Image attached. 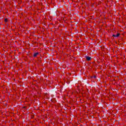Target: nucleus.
Returning a JSON list of instances; mask_svg holds the SVG:
<instances>
[{
  "mask_svg": "<svg viewBox=\"0 0 126 126\" xmlns=\"http://www.w3.org/2000/svg\"><path fill=\"white\" fill-rule=\"evenodd\" d=\"M4 22H7V19H5Z\"/></svg>",
  "mask_w": 126,
  "mask_h": 126,
  "instance_id": "nucleus-5",
  "label": "nucleus"
},
{
  "mask_svg": "<svg viewBox=\"0 0 126 126\" xmlns=\"http://www.w3.org/2000/svg\"><path fill=\"white\" fill-rule=\"evenodd\" d=\"M113 37H119V36H120V33H118L116 35L113 34Z\"/></svg>",
  "mask_w": 126,
  "mask_h": 126,
  "instance_id": "nucleus-3",
  "label": "nucleus"
},
{
  "mask_svg": "<svg viewBox=\"0 0 126 126\" xmlns=\"http://www.w3.org/2000/svg\"><path fill=\"white\" fill-rule=\"evenodd\" d=\"M86 59L87 60V61H91V57H89V56H87L86 57Z\"/></svg>",
  "mask_w": 126,
  "mask_h": 126,
  "instance_id": "nucleus-1",
  "label": "nucleus"
},
{
  "mask_svg": "<svg viewBox=\"0 0 126 126\" xmlns=\"http://www.w3.org/2000/svg\"><path fill=\"white\" fill-rule=\"evenodd\" d=\"M39 55V53H35L33 54V57L36 58Z\"/></svg>",
  "mask_w": 126,
  "mask_h": 126,
  "instance_id": "nucleus-2",
  "label": "nucleus"
},
{
  "mask_svg": "<svg viewBox=\"0 0 126 126\" xmlns=\"http://www.w3.org/2000/svg\"><path fill=\"white\" fill-rule=\"evenodd\" d=\"M73 94V93L71 92L70 91H69V92H68V94Z\"/></svg>",
  "mask_w": 126,
  "mask_h": 126,
  "instance_id": "nucleus-4",
  "label": "nucleus"
}]
</instances>
